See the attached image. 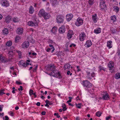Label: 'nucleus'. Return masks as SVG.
<instances>
[{
  "label": "nucleus",
  "mask_w": 120,
  "mask_h": 120,
  "mask_svg": "<svg viewBox=\"0 0 120 120\" xmlns=\"http://www.w3.org/2000/svg\"><path fill=\"white\" fill-rule=\"evenodd\" d=\"M38 15L40 16H43L46 19H49L50 17L49 14L45 12L43 9L41 10L40 11Z\"/></svg>",
  "instance_id": "f257e3e1"
},
{
  "label": "nucleus",
  "mask_w": 120,
  "mask_h": 120,
  "mask_svg": "<svg viewBox=\"0 0 120 120\" xmlns=\"http://www.w3.org/2000/svg\"><path fill=\"white\" fill-rule=\"evenodd\" d=\"M47 67V70L50 71H52L50 74L51 75L53 73H54V71H55V67L53 65H51L50 64L49 65H48Z\"/></svg>",
  "instance_id": "f03ea898"
},
{
  "label": "nucleus",
  "mask_w": 120,
  "mask_h": 120,
  "mask_svg": "<svg viewBox=\"0 0 120 120\" xmlns=\"http://www.w3.org/2000/svg\"><path fill=\"white\" fill-rule=\"evenodd\" d=\"M83 86L87 88H90L92 87L91 84L87 80L83 81Z\"/></svg>",
  "instance_id": "7ed1b4c3"
},
{
  "label": "nucleus",
  "mask_w": 120,
  "mask_h": 120,
  "mask_svg": "<svg viewBox=\"0 0 120 120\" xmlns=\"http://www.w3.org/2000/svg\"><path fill=\"white\" fill-rule=\"evenodd\" d=\"M100 7L101 10L105 9L106 8V5L105 4V0H100Z\"/></svg>",
  "instance_id": "20e7f679"
},
{
  "label": "nucleus",
  "mask_w": 120,
  "mask_h": 120,
  "mask_svg": "<svg viewBox=\"0 0 120 120\" xmlns=\"http://www.w3.org/2000/svg\"><path fill=\"white\" fill-rule=\"evenodd\" d=\"M101 95L102 97V98L103 99L107 100L110 99L109 95L107 93L103 92Z\"/></svg>",
  "instance_id": "39448f33"
},
{
  "label": "nucleus",
  "mask_w": 120,
  "mask_h": 120,
  "mask_svg": "<svg viewBox=\"0 0 120 120\" xmlns=\"http://www.w3.org/2000/svg\"><path fill=\"white\" fill-rule=\"evenodd\" d=\"M56 22L58 23H63L64 21V17L61 15H58L56 18Z\"/></svg>",
  "instance_id": "423d86ee"
},
{
  "label": "nucleus",
  "mask_w": 120,
  "mask_h": 120,
  "mask_svg": "<svg viewBox=\"0 0 120 120\" xmlns=\"http://www.w3.org/2000/svg\"><path fill=\"white\" fill-rule=\"evenodd\" d=\"M83 23V20L81 18H78L75 22V24L78 26H80L82 25Z\"/></svg>",
  "instance_id": "0eeeda50"
},
{
  "label": "nucleus",
  "mask_w": 120,
  "mask_h": 120,
  "mask_svg": "<svg viewBox=\"0 0 120 120\" xmlns=\"http://www.w3.org/2000/svg\"><path fill=\"white\" fill-rule=\"evenodd\" d=\"M36 22L37 21L36 20H34V22L30 21L28 22V25L29 26H36L38 25V23Z\"/></svg>",
  "instance_id": "6e6552de"
},
{
  "label": "nucleus",
  "mask_w": 120,
  "mask_h": 120,
  "mask_svg": "<svg viewBox=\"0 0 120 120\" xmlns=\"http://www.w3.org/2000/svg\"><path fill=\"white\" fill-rule=\"evenodd\" d=\"M1 2L2 5L3 6L7 7L9 5L8 2L6 0H2Z\"/></svg>",
  "instance_id": "1a4fd4ad"
},
{
  "label": "nucleus",
  "mask_w": 120,
  "mask_h": 120,
  "mask_svg": "<svg viewBox=\"0 0 120 120\" xmlns=\"http://www.w3.org/2000/svg\"><path fill=\"white\" fill-rule=\"evenodd\" d=\"M11 17L9 15H8L5 18L4 22L7 23H9L11 20Z\"/></svg>",
  "instance_id": "9d476101"
},
{
  "label": "nucleus",
  "mask_w": 120,
  "mask_h": 120,
  "mask_svg": "<svg viewBox=\"0 0 120 120\" xmlns=\"http://www.w3.org/2000/svg\"><path fill=\"white\" fill-rule=\"evenodd\" d=\"M29 42L27 41L24 42L22 44V47L24 48H28L29 45Z\"/></svg>",
  "instance_id": "9b49d317"
},
{
  "label": "nucleus",
  "mask_w": 120,
  "mask_h": 120,
  "mask_svg": "<svg viewBox=\"0 0 120 120\" xmlns=\"http://www.w3.org/2000/svg\"><path fill=\"white\" fill-rule=\"evenodd\" d=\"M73 17V15L71 14H67L66 16V18L67 21H70L72 19Z\"/></svg>",
  "instance_id": "f8f14e48"
},
{
  "label": "nucleus",
  "mask_w": 120,
  "mask_h": 120,
  "mask_svg": "<svg viewBox=\"0 0 120 120\" xmlns=\"http://www.w3.org/2000/svg\"><path fill=\"white\" fill-rule=\"evenodd\" d=\"M73 34V31L72 30H69L68 32V33L67 34V38L68 39H70L71 38Z\"/></svg>",
  "instance_id": "ddd939ff"
},
{
  "label": "nucleus",
  "mask_w": 120,
  "mask_h": 120,
  "mask_svg": "<svg viewBox=\"0 0 120 120\" xmlns=\"http://www.w3.org/2000/svg\"><path fill=\"white\" fill-rule=\"evenodd\" d=\"M65 26H62L61 27L59 28V32L60 34H63L65 32Z\"/></svg>",
  "instance_id": "4468645a"
},
{
  "label": "nucleus",
  "mask_w": 120,
  "mask_h": 120,
  "mask_svg": "<svg viewBox=\"0 0 120 120\" xmlns=\"http://www.w3.org/2000/svg\"><path fill=\"white\" fill-rule=\"evenodd\" d=\"M86 37V35L84 32L80 34V35L79 39L80 41H83Z\"/></svg>",
  "instance_id": "2eb2a0df"
},
{
  "label": "nucleus",
  "mask_w": 120,
  "mask_h": 120,
  "mask_svg": "<svg viewBox=\"0 0 120 120\" xmlns=\"http://www.w3.org/2000/svg\"><path fill=\"white\" fill-rule=\"evenodd\" d=\"M16 32L18 34H21L23 33V29L22 28H19L17 29Z\"/></svg>",
  "instance_id": "dca6fc26"
},
{
  "label": "nucleus",
  "mask_w": 120,
  "mask_h": 120,
  "mask_svg": "<svg viewBox=\"0 0 120 120\" xmlns=\"http://www.w3.org/2000/svg\"><path fill=\"white\" fill-rule=\"evenodd\" d=\"M114 66V63L112 61L110 62L108 65V67L109 68V70H112Z\"/></svg>",
  "instance_id": "f3484780"
},
{
  "label": "nucleus",
  "mask_w": 120,
  "mask_h": 120,
  "mask_svg": "<svg viewBox=\"0 0 120 120\" xmlns=\"http://www.w3.org/2000/svg\"><path fill=\"white\" fill-rule=\"evenodd\" d=\"M56 71H54V73H53L52 74V76H55V77H58L59 76L60 78V77L61 76L60 75V74L59 72H58L57 73L56 72Z\"/></svg>",
  "instance_id": "a211bd4d"
},
{
  "label": "nucleus",
  "mask_w": 120,
  "mask_h": 120,
  "mask_svg": "<svg viewBox=\"0 0 120 120\" xmlns=\"http://www.w3.org/2000/svg\"><path fill=\"white\" fill-rule=\"evenodd\" d=\"M0 60L2 62H4L6 61V58L2 54L0 55Z\"/></svg>",
  "instance_id": "6ab92c4d"
},
{
  "label": "nucleus",
  "mask_w": 120,
  "mask_h": 120,
  "mask_svg": "<svg viewBox=\"0 0 120 120\" xmlns=\"http://www.w3.org/2000/svg\"><path fill=\"white\" fill-rule=\"evenodd\" d=\"M97 16L96 14L92 15V19L94 22L95 23L96 22H97Z\"/></svg>",
  "instance_id": "aec40b11"
},
{
  "label": "nucleus",
  "mask_w": 120,
  "mask_h": 120,
  "mask_svg": "<svg viewBox=\"0 0 120 120\" xmlns=\"http://www.w3.org/2000/svg\"><path fill=\"white\" fill-rule=\"evenodd\" d=\"M86 44L87 46V47H89L90 46L92 45V43L91 41L89 40L87 41L86 43Z\"/></svg>",
  "instance_id": "412c9836"
},
{
  "label": "nucleus",
  "mask_w": 120,
  "mask_h": 120,
  "mask_svg": "<svg viewBox=\"0 0 120 120\" xmlns=\"http://www.w3.org/2000/svg\"><path fill=\"white\" fill-rule=\"evenodd\" d=\"M34 11V8L32 6H31L29 9V12L31 14H32Z\"/></svg>",
  "instance_id": "4be33fe9"
},
{
  "label": "nucleus",
  "mask_w": 120,
  "mask_h": 120,
  "mask_svg": "<svg viewBox=\"0 0 120 120\" xmlns=\"http://www.w3.org/2000/svg\"><path fill=\"white\" fill-rule=\"evenodd\" d=\"M112 41H109L107 42V46L109 48H110L112 47L111 43Z\"/></svg>",
  "instance_id": "5701e85b"
},
{
  "label": "nucleus",
  "mask_w": 120,
  "mask_h": 120,
  "mask_svg": "<svg viewBox=\"0 0 120 120\" xmlns=\"http://www.w3.org/2000/svg\"><path fill=\"white\" fill-rule=\"evenodd\" d=\"M19 65H22L23 67H26V66L25 65V64L23 60H22L20 61L19 63Z\"/></svg>",
  "instance_id": "b1692460"
},
{
  "label": "nucleus",
  "mask_w": 120,
  "mask_h": 120,
  "mask_svg": "<svg viewBox=\"0 0 120 120\" xmlns=\"http://www.w3.org/2000/svg\"><path fill=\"white\" fill-rule=\"evenodd\" d=\"M21 39V37L19 36H17L15 38V43H17L19 41V40Z\"/></svg>",
  "instance_id": "393cba45"
},
{
  "label": "nucleus",
  "mask_w": 120,
  "mask_h": 120,
  "mask_svg": "<svg viewBox=\"0 0 120 120\" xmlns=\"http://www.w3.org/2000/svg\"><path fill=\"white\" fill-rule=\"evenodd\" d=\"M111 19L114 22L116 20V17L115 15H113L111 16Z\"/></svg>",
  "instance_id": "a878e982"
},
{
  "label": "nucleus",
  "mask_w": 120,
  "mask_h": 120,
  "mask_svg": "<svg viewBox=\"0 0 120 120\" xmlns=\"http://www.w3.org/2000/svg\"><path fill=\"white\" fill-rule=\"evenodd\" d=\"M101 29L100 28H99L98 29L94 30V32L96 34H99L101 32Z\"/></svg>",
  "instance_id": "bb28decb"
},
{
  "label": "nucleus",
  "mask_w": 120,
  "mask_h": 120,
  "mask_svg": "<svg viewBox=\"0 0 120 120\" xmlns=\"http://www.w3.org/2000/svg\"><path fill=\"white\" fill-rule=\"evenodd\" d=\"M115 77L116 79H118L120 78V73L117 72L115 75Z\"/></svg>",
  "instance_id": "cd10ccee"
},
{
  "label": "nucleus",
  "mask_w": 120,
  "mask_h": 120,
  "mask_svg": "<svg viewBox=\"0 0 120 120\" xmlns=\"http://www.w3.org/2000/svg\"><path fill=\"white\" fill-rule=\"evenodd\" d=\"M8 33V29L6 28L4 29L3 30V33L4 35H6Z\"/></svg>",
  "instance_id": "c85d7f7f"
},
{
  "label": "nucleus",
  "mask_w": 120,
  "mask_h": 120,
  "mask_svg": "<svg viewBox=\"0 0 120 120\" xmlns=\"http://www.w3.org/2000/svg\"><path fill=\"white\" fill-rule=\"evenodd\" d=\"M51 3L53 5L57 3V1L56 0H51Z\"/></svg>",
  "instance_id": "c756f323"
},
{
  "label": "nucleus",
  "mask_w": 120,
  "mask_h": 120,
  "mask_svg": "<svg viewBox=\"0 0 120 120\" xmlns=\"http://www.w3.org/2000/svg\"><path fill=\"white\" fill-rule=\"evenodd\" d=\"M70 66L71 65L69 64H67L64 66V68L65 69L69 68Z\"/></svg>",
  "instance_id": "7c9ffc66"
},
{
  "label": "nucleus",
  "mask_w": 120,
  "mask_h": 120,
  "mask_svg": "<svg viewBox=\"0 0 120 120\" xmlns=\"http://www.w3.org/2000/svg\"><path fill=\"white\" fill-rule=\"evenodd\" d=\"M12 44L11 42V41H9L7 42L6 44V45L8 46H11Z\"/></svg>",
  "instance_id": "2f4dec72"
},
{
  "label": "nucleus",
  "mask_w": 120,
  "mask_h": 120,
  "mask_svg": "<svg viewBox=\"0 0 120 120\" xmlns=\"http://www.w3.org/2000/svg\"><path fill=\"white\" fill-rule=\"evenodd\" d=\"M62 107L63 108V110L64 111L66 110L67 109V108H66V105L64 103L62 105Z\"/></svg>",
  "instance_id": "473e14b6"
},
{
  "label": "nucleus",
  "mask_w": 120,
  "mask_h": 120,
  "mask_svg": "<svg viewBox=\"0 0 120 120\" xmlns=\"http://www.w3.org/2000/svg\"><path fill=\"white\" fill-rule=\"evenodd\" d=\"M49 47H50V48L51 49H52V51L51 52L52 53H53L55 50V48L52 45H49Z\"/></svg>",
  "instance_id": "72a5a7b5"
},
{
  "label": "nucleus",
  "mask_w": 120,
  "mask_h": 120,
  "mask_svg": "<svg viewBox=\"0 0 120 120\" xmlns=\"http://www.w3.org/2000/svg\"><path fill=\"white\" fill-rule=\"evenodd\" d=\"M110 30L112 32V33L114 34L116 32V29L114 27H112L110 29Z\"/></svg>",
  "instance_id": "f704fd0d"
},
{
  "label": "nucleus",
  "mask_w": 120,
  "mask_h": 120,
  "mask_svg": "<svg viewBox=\"0 0 120 120\" xmlns=\"http://www.w3.org/2000/svg\"><path fill=\"white\" fill-rule=\"evenodd\" d=\"M76 106V107L78 108H81V103H79L78 104L77 103L75 104Z\"/></svg>",
  "instance_id": "c9c22d12"
},
{
  "label": "nucleus",
  "mask_w": 120,
  "mask_h": 120,
  "mask_svg": "<svg viewBox=\"0 0 120 120\" xmlns=\"http://www.w3.org/2000/svg\"><path fill=\"white\" fill-rule=\"evenodd\" d=\"M101 114L102 113L101 112L98 111L96 113V115L100 117L101 116Z\"/></svg>",
  "instance_id": "e433bc0d"
},
{
  "label": "nucleus",
  "mask_w": 120,
  "mask_h": 120,
  "mask_svg": "<svg viewBox=\"0 0 120 120\" xmlns=\"http://www.w3.org/2000/svg\"><path fill=\"white\" fill-rule=\"evenodd\" d=\"M114 8L115 10H116L117 12H118L119 11V8L116 6H115L114 7Z\"/></svg>",
  "instance_id": "4c0bfd02"
},
{
  "label": "nucleus",
  "mask_w": 120,
  "mask_h": 120,
  "mask_svg": "<svg viewBox=\"0 0 120 120\" xmlns=\"http://www.w3.org/2000/svg\"><path fill=\"white\" fill-rule=\"evenodd\" d=\"M94 0H89L88 3L90 5H92L94 3Z\"/></svg>",
  "instance_id": "58836bf2"
},
{
  "label": "nucleus",
  "mask_w": 120,
  "mask_h": 120,
  "mask_svg": "<svg viewBox=\"0 0 120 120\" xmlns=\"http://www.w3.org/2000/svg\"><path fill=\"white\" fill-rule=\"evenodd\" d=\"M18 53L19 56H20V57L21 56L22 54L21 51L19 50H17L16 51Z\"/></svg>",
  "instance_id": "ea45409f"
},
{
  "label": "nucleus",
  "mask_w": 120,
  "mask_h": 120,
  "mask_svg": "<svg viewBox=\"0 0 120 120\" xmlns=\"http://www.w3.org/2000/svg\"><path fill=\"white\" fill-rule=\"evenodd\" d=\"M86 73L87 74V77L88 78V79H90V72H87Z\"/></svg>",
  "instance_id": "a19ab883"
},
{
  "label": "nucleus",
  "mask_w": 120,
  "mask_h": 120,
  "mask_svg": "<svg viewBox=\"0 0 120 120\" xmlns=\"http://www.w3.org/2000/svg\"><path fill=\"white\" fill-rule=\"evenodd\" d=\"M33 91L32 89H31L29 91V94L30 95H31L33 94Z\"/></svg>",
  "instance_id": "79ce46f5"
},
{
  "label": "nucleus",
  "mask_w": 120,
  "mask_h": 120,
  "mask_svg": "<svg viewBox=\"0 0 120 120\" xmlns=\"http://www.w3.org/2000/svg\"><path fill=\"white\" fill-rule=\"evenodd\" d=\"M13 21L14 22H17L18 21V19H16L15 18H14L13 19Z\"/></svg>",
  "instance_id": "37998d69"
},
{
  "label": "nucleus",
  "mask_w": 120,
  "mask_h": 120,
  "mask_svg": "<svg viewBox=\"0 0 120 120\" xmlns=\"http://www.w3.org/2000/svg\"><path fill=\"white\" fill-rule=\"evenodd\" d=\"M20 88H19L18 89V90L20 91L21 90V91H22L23 90V89L22 88V87L21 86H20Z\"/></svg>",
  "instance_id": "c03bdc74"
},
{
  "label": "nucleus",
  "mask_w": 120,
  "mask_h": 120,
  "mask_svg": "<svg viewBox=\"0 0 120 120\" xmlns=\"http://www.w3.org/2000/svg\"><path fill=\"white\" fill-rule=\"evenodd\" d=\"M77 71L78 72H79V71H81V69L80 68H79V66H77Z\"/></svg>",
  "instance_id": "a18cd8bd"
},
{
  "label": "nucleus",
  "mask_w": 120,
  "mask_h": 120,
  "mask_svg": "<svg viewBox=\"0 0 120 120\" xmlns=\"http://www.w3.org/2000/svg\"><path fill=\"white\" fill-rule=\"evenodd\" d=\"M75 46L76 45L73 44H72L70 45V47H72V46H73L74 47H75Z\"/></svg>",
  "instance_id": "49530a36"
},
{
  "label": "nucleus",
  "mask_w": 120,
  "mask_h": 120,
  "mask_svg": "<svg viewBox=\"0 0 120 120\" xmlns=\"http://www.w3.org/2000/svg\"><path fill=\"white\" fill-rule=\"evenodd\" d=\"M99 68L100 70H103L105 71L104 70V68L102 67L101 66H100L99 67Z\"/></svg>",
  "instance_id": "de8ad7c7"
},
{
  "label": "nucleus",
  "mask_w": 120,
  "mask_h": 120,
  "mask_svg": "<svg viewBox=\"0 0 120 120\" xmlns=\"http://www.w3.org/2000/svg\"><path fill=\"white\" fill-rule=\"evenodd\" d=\"M91 76L93 77H94L95 76V73L94 72L92 73L91 74Z\"/></svg>",
  "instance_id": "09e8293b"
},
{
  "label": "nucleus",
  "mask_w": 120,
  "mask_h": 120,
  "mask_svg": "<svg viewBox=\"0 0 120 120\" xmlns=\"http://www.w3.org/2000/svg\"><path fill=\"white\" fill-rule=\"evenodd\" d=\"M70 73V75H71L72 74V73H70V71H67V75H69Z\"/></svg>",
  "instance_id": "8fccbe9b"
},
{
  "label": "nucleus",
  "mask_w": 120,
  "mask_h": 120,
  "mask_svg": "<svg viewBox=\"0 0 120 120\" xmlns=\"http://www.w3.org/2000/svg\"><path fill=\"white\" fill-rule=\"evenodd\" d=\"M111 117V116H108V117H106V120H109V119H110V118Z\"/></svg>",
  "instance_id": "3c124183"
},
{
  "label": "nucleus",
  "mask_w": 120,
  "mask_h": 120,
  "mask_svg": "<svg viewBox=\"0 0 120 120\" xmlns=\"http://www.w3.org/2000/svg\"><path fill=\"white\" fill-rule=\"evenodd\" d=\"M16 83L17 84H22L21 82H20L18 81H16Z\"/></svg>",
  "instance_id": "603ef678"
},
{
  "label": "nucleus",
  "mask_w": 120,
  "mask_h": 120,
  "mask_svg": "<svg viewBox=\"0 0 120 120\" xmlns=\"http://www.w3.org/2000/svg\"><path fill=\"white\" fill-rule=\"evenodd\" d=\"M5 120H8L9 118L8 117V116H5Z\"/></svg>",
  "instance_id": "864d4df0"
},
{
  "label": "nucleus",
  "mask_w": 120,
  "mask_h": 120,
  "mask_svg": "<svg viewBox=\"0 0 120 120\" xmlns=\"http://www.w3.org/2000/svg\"><path fill=\"white\" fill-rule=\"evenodd\" d=\"M46 112L45 111L42 112L41 114L42 115H45V114Z\"/></svg>",
  "instance_id": "5fc2aeb1"
},
{
  "label": "nucleus",
  "mask_w": 120,
  "mask_h": 120,
  "mask_svg": "<svg viewBox=\"0 0 120 120\" xmlns=\"http://www.w3.org/2000/svg\"><path fill=\"white\" fill-rule=\"evenodd\" d=\"M5 93H4V92H2L1 91H0V95H2L3 94H5Z\"/></svg>",
  "instance_id": "6e6d98bb"
},
{
  "label": "nucleus",
  "mask_w": 120,
  "mask_h": 120,
  "mask_svg": "<svg viewBox=\"0 0 120 120\" xmlns=\"http://www.w3.org/2000/svg\"><path fill=\"white\" fill-rule=\"evenodd\" d=\"M51 49L50 48H49L46 51L47 52H49L50 51Z\"/></svg>",
  "instance_id": "4d7b16f0"
},
{
  "label": "nucleus",
  "mask_w": 120,
  "mask_h": 120,
  "mask_svg": "<svg viewBox=\"0 0 120 120\" xmlns=\"http://www.w3.org/2000/svg\"><path fill=\"white\" fill-rule=\"evenodd\" d=\"M10 115L11 116H13V115H14V113L13 112H12L11 111L10 112Z\"/></svg>",
  "instance_id": "13d9d810"
},
{
  "label": "nucleus",
  "mask_w": 120,
  "mask_h": 120,
  "mask_svg": "<svg viewBox=\"0 0 120 120\" xmlns=\"http://www.w3.org/2000/svg\"><path fill=\"white\" fill-rule=\"evenodd\" d=\"M36 105L37 106H39L40 105V102H38L37 103Z\"/></svg>",
  "instance_id": "bf43d9fd"
},
{
  "label": "nucleus",
  "mask_w": 120,
  "mask_h": 120,
  "mask_svg": "<svg viewBox=\"0 0 120 120\" xmlns=\"http://www.w3.org/2000/svg\"><path fill=\"white\" fill-rule=\"evenodd\" d=\"M45 102L46 103H48L49 104V101L48 100H47L45 101Z\"/></svg>",
  "instance_id": "052dcab7"
},
{
  "label": "nucleus",
  "mask_w": 120,
  "mask_h": 120,
  "mask_svg": "<svg viewBox=\"0 0 120 120\" xmlns=\"http://www.w3.org/2000/svg\"><path fill=\"white\" fill-rule=\"evenodd\" d=\"M48 104V103H46L45 105V106H47L48 107H49V106Z\"/></svg>",
  "instance_id": "680f3d73"
},
{
  "label": "nucleus",
  "mask_w": 120,
  "mask_h": 120,
  "mask_svg": "<svg viewBox=\"0 0 120 120\" xmlns=\"http://www.w3.org/2000/svg\"><path fill=\"white\" fill-rule=\"evenodd\" d=\"M30 64L27 62H26L25 64V65H26V66H27V65H29Z\"/></svg>",
  "instance_id": "e2e57ef3"
},
{
  "label": "nucleus",
  "mask_w": 120,
  "mask_h": 120,
  "mask_svg": "<svg viewBox=\"0 0 120 120\" xmlns=\"http://www.w3.org/2000/svg\"><path fill=\"white\" fill-rule=\"evenodd\" d=\"M3 17L0 14V20Z\"/></svg>",
  "instance_id": "0e129e2a"
},
{
  "label": "nucleus",
  "mask_w": 120,
  "mask_h": 120,
  "mask_svg": "<svg viewBox=\"0 0 120 120\" xmlns=\"http://www.w3.org/2000/svg\"><path fill=\"white\" fill-rule=\"evenodd\" d=\"M10 69L11 70H14V67H10Z\"/></svg>",
  "instance_id": "69168bd1"
},
{
  "label": "nucleus",
  "mask_w": 120,
  "mask_h": 120,
  "mask_svg": "<svg viewBox=\"0 0 120 120\" xmlns=\"http://www.w3.org/2000/svg\"><path fill=\"white\" fill-rule=\"evenodd\" d=\"M15 109L16 110H18L19 109V107L18 106H16L15 107Z\"/></svg>",
  "instance_id": "338daca9"
},
{
  "label": "nucleus",
  "mask_w": 120,
  "mask_h": 120,
  "mask_svg": "<svg viewBox=\"0 0 120 120\" xmlns=\"http://www.w3.org/2000/svg\"><path fill=\"white\" fill-rule=\"evenodd\" d=\"M68 105H71V106L72 107L74 106L72 104H71V103H68Z\"/></svg>",
  "instance_id": "774afa93"
}]
</instances>
